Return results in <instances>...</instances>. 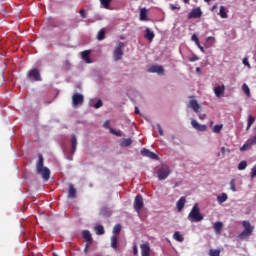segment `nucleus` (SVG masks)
I'll use <instances>...</instances> for the list:
<instances>
[{
	"instance_id": "f257e3e1",
	"label": "nucleus",
	"mask_w": 256,
	"mask_h": 256,
	"mask_svg": "<svg viewBox=\"0 0 256 256\" xmlns=\"http://www.w3.org/2000/svg\"><path fill=\"white\" fill-rule=\"evenodd\" d=\"M43 164H44L43 155L39 154L38 161L36 163V171L38 175H41L44 181H49L51 177V170H49V168L45 167Z\"/></svg>"
},
{
	"instance_id": "f03ea898",
	"label": "nucleus",
	"mask_w": 256,
	"mask_h": 256,
	"mask_svg": "<svg viewBox=\"0 0 256 256\" xmlns=\"http://www.w3.org/2000/svg\"><path fill=\"white\" fill-rule=\"evenodd\" d=\"M242 227H244V230L238 235V239L241 241L251 237L253 231H255V226L251 225V222L247 220L242 221Z\"/></svg>"
},
{
	"instance_id": "7ed1b4c3",
	"label": "nucleus",
	"mask_w": 256,
	"mask_h": 256,
	"mask_svg": "<svg viewBox=\"0 0 256 256\" xmlns=\"http://www.w3.org/2000/svg\"><path fill=\"white\" fill-rule=\"evenodd\" d=\"M188 221H190V223H199L203 221V214H201L199 204H194L192 207L190 213L188 214Z\"/></svg>"
},
{
	"instance_id": "20e7f679",
	"label": "nucleus",
	"mask_w": 256,
	"mask_h": 256,
	"mask_svg": "<svg viewBox=\"0 0 256 256\" xmlns=\"http://www.w3.org/2000/svg\"><path fill=\"white\" fill-rule=\"evenodd\" d=\"M159 181H165L169 175H171V168L167 165H162L157 172Z\"/></svg>"
},
{
	"instance_id": "39448f33",
	"label": "nucleus",
	"mask_w": 256,
	"mask_h": 256,
	"mask_svg": "<svg viewBox=\"0 0 256 256\" xmlns=\"http://www.w3.org/2000/svg\"><path fill=\"white\" fill-rule=\"evenodd\" d=\"M123 47H125V43L119 42L117 44L113 51L114 61H121V59H123Z\"/></svg>"
},
{
	"instance_id": "423d86ee",
	"label": "nucleus",
	"mask_w": 256,
	"mask_h": 256,
	"mask_svg": "<svg viewBox=\"0 0 256 256\" xmlns=\"http://www.w3.org/2000/svg\"><path fill=\"white\" fill-rule=\"evenodd\" d=\"M144 202H143V196L141 194H138L135 199H134V211H136V213H141V210L144 207Z\"/></svg>"
},
{
	"instance_id": "0eeeda50",
	"label": "nucleus",
	"mask_w": 256,
	"mask_h": 256,
	"mask_svg": "<svg viewBox=\"0 0 256 256\" xmlns=\"http://www.w3.org/2000/svg\"><path fill=\"white\" fill-rule=\"evenodd\" d=\"M83 103H85V96L83 94L75 93L72 95V105L74 107L83 105Z\"/></svg>"
},
{
	"instance_id": "6e6552de",
	"label": "nucleus",
	"mask_w": 256,
	"mask_h": 256,
	"mask_svg": "<svg viewBox=\"0 0 256 256\" xmlns=\"http://www.w3.org/2000/svg\"><path fill=\"white\" fill-rule=\"evenodd\" d=\"M140 153L143 157H148L154 161H159V156L155 154V152H151L149 149L143 148Z\"/></svg>"
},
{
	"instance_id": "1a4fd4ad",
	"label": "nucleus",
	"mask_w": 256,
	"mask_h": 256,
	"mask_svg": "<svg viewBox=\"0 0 256 256\" xmlns=\"http://www.w3.org/2000/svg\"><path fill=\"white\" fill-rule=\"evenodd\" d=\"M27 75L31 81H42L41 73H39L37 68L30 70Z\"/></svg>"
},
{
	"instance_id": "9d476101",
	"label": "nucleus",
	"mask_w": 256,
	"mask_h": 256,
	"mask_svg": "<svg viewBox=\"0 0 256 256\" xmlns=\"http://www.w3.org/2000/svg\"><path fill=\"white\" fill-rule=\"evenodd\" d=\"M202 15L203 12H201V8H194L188 14V19H199V17H201Z\"/></svg>"
},
{
	"instance_id": "9b49d317",
	"label": "nucleus",
	"mask_w": 256,
	"mask_h": 256,
	"mask_svg": "<svg viewBox=\"0 0 256 256\" xmlns=\"http://www.w3.org/2000/svg\"><path fill=\"white\" fill-rule=\"evenodd\" d=\"M149 73H158V75H163L165 73V70L163 69V66L159 65H152L148 69Z\"/></svg>"
},
{
	"instance_id": "f8f14e48",
	"label": "nucleus",
	"mask_w": 256,
	"mask_h": 256,
	"mask_svg": "<svg viewBox=\"0 0 256 256\" xmlns=\"http://www.w3.org/2000/svg\"><path fill=\"white\" fill-rule=\"evenodd\" d=\"M141 255L142 256H150L151 255V246H149L148 242L140 245Z\"/></svg>"
},
{
	"instance_id": "ddd939ff",
	"label": "nucleus",
	"mask_w": 256,
	"mask_h": 256,
	"mask_svg": "<svg viewBox=\"0 0 256 256\" xmlns=\"http://www.w3.org/2000/svg\"><path fill=\"white\" fill-rule=\"evenodd\" d=\"M191 125L196 131H207V125L205 124H199L197 120H192Z\"/></svg>"
},
{
	"instance_id": "4468645a",
	"label": "nucleus",
	"mask_w": 256,
	"mask_h": 256,
	"mask_svg": "<svg viewBox=\"0 0 256 256\" xmlns=\"http://www.w3.org/2000/svg\"><path fill=\"white\" fill-rule=\"evenodd\" d=\"M70 145H71V154L75 155V152L77 151V136H75L74 134L71 135Z\"/></svg>"
},
{
	"instance_id": "2eb2a0df",
	"label": "nucleus",
	"mask_w": 256,
	"mask_h": 256,
	"mask_svg": "<svg viewBox=\"0 0 256 256\" xmlns=\"http://www.w3.org/2000/svg\"><path fill=\"white\" fill-rule=\"evenodd\" d=\"M82 239L85 243H93V236L89 230L82 231Z\"/></svg>"
},
{
	"instance_id": "dca6fc26",
	"label": "nucleus",
	"mask_w": 256,
	"mask_h": 256,
	"mask_svg": "<svg viewBox=\"0 0 256 256\" xmlns=\"http://www.w3.org/2000/svg\"><path fill=\"white\" fill-rule=\"evenodd\" d=\"M185 203H187V199L185 197H181L177 202H176V207L177 211L181 213L183 209L185 208Z\"/></svg>"
},
{
	"instance_id": "f3484780",
	"label": "nucleus",
	"mask_w": 256,
	"mask_h": 256,
	"mask_svg": "<svg viewBox=\"0 0 256 256\" xmlns=\"http://www.w3.org/2000/svg\"><path fill=\"white\" fill-rule=\"evenodd\" d=\"M189 105L191 109H193L194 113H199V109H201V105H199V102H197V100H190Z\"/></svg>"
},
{
	"instance_id": "a211bd4d",
	"label": "nucleus",
	"mask_w": 256,
	"mask_h": 256,
	"mask_svg": "<svg viewBox=\"0 0 256 256\" xmlns=\"http://www.w3.org/2000/svg\"><path fill=\"white\" fill-rule=\"evenodd\" d=\"M82 55V59L83 61H85V63H93V61H91L90 55H91V50H85L81 53Z\"/></svg>"
},
{
	"instance_id": "6ab92c4d",
	"label": "nucleus",
	"mask_w": 256,
	"mask_h": 256,
	"mask_svg": "<svg viewBox=\"0 0 256 256\" xmlns=\"http://www.w3.org/2000/svg\"><path fill=\"white\" fill-rule=\"evenodd\" d=\"M75 195H77V190L75 189V186H73V184H69L68 197H70L71 199H75Z\"/></svg>"
},
{
	"instance_id": "aec40b11",
	"label": "nucleus",
	"mask_w": 256,
	"mask_h": 256,
	"mask_svg": "<svg viewBox=\"0 0 256 256\" xmlns=\"http://www.w3.org/2000/svg\"><path fill=\"white\" fill-rule=\"evenodd\" d=\"M213 229L216 235H220L221 229H223V222H215L213 225Z\"/></svg>"
},
{
	"instance_id": "412c9836",
	"label": "nucleus",
	"mask_w": 256,
	"mask_h": 256,
	"mask_svg": "<svg viewBox=\"0 0 256 256\" xmlns=\"http://www.w3.org/2000/svg\"><path fill=\"white\" fill-rule=\"evenodd\" d=\"M214 93L216 95V97H221V95H223V93H225V86H218L214 88Z\"/></svg>"
},
{
	"instance_id": "4be33fe9",
	"label": "nucleus",
	"mask_w": 256,
	"mask_h": 256,
	"mask_svg": "<svg viewBox=\"0 0 256 256\" xmlns=\"http://www.w3.org/2000/svg\"><path fill=\"white\" fill-rule=\"evenodd\" d=\"M133 140L131 138H124L120 142L121 147H130L132 145Z\"/></svg>"
},
{
	"instance_id": "5701e85b",
	"label": "nucleus",
	"mask_w": 256,
	"mask_h": 256,
	"mask_svg": "<svg viewBox=\"0 0 256 256\" xmlns=\"http://www.w3.org/2000/svg\"><path fill=\"white\" fill-rule=\"evenodd\" d=\"M94 231L96 235H105V228L101 224L95 226Z\"/></svg>"
},
{
	"instance_id": "b1692460",
	"label": "nucleus",
	"mask_w": 256,
	"mask_h": 256,
	"mask_svg": "<svg viewBox=\"0 0 256 256\" xmlns=\"http://www.w3.org/2000/svg\"><path fill=\"white\" fill-rule=\"evenodd\" d=\"M140 21H149V18L147 17V9L146 8L140 9Z\"/></svg>"
},
{
	"instance_id": "393cba45",
	"label": "nucleus",
	"mask_w": 256,
	"mask_h": 256,
	"mask_svg": "<svg viewBox=\"0 0 256 256\" xmlns=\"http://www.w3.org/2000/svg\"><path fill=\"white\" fill-rule=\"evenodd\" d=\"M255 123V117L253 115L248 116L246 131L251 129V126Z\"/></svg>"
},
{
	"instance_id": "a878e982",
	"label": "nucleus",
	"mask_w": 256,
	"mask_h": 256,
	"mask_svg": "<svg viewBox=\"0 0 256 256\" xmlns=\"http://www.w3.org/2000/svg\"><path fill=\"white\" fill-rule=\"evenodd\" d=\"M145 37L148 39V41H153V39H155V33H153L151 29L147 28Z\"/></svg>"
},
{
	"instance_id": "bb28decb",
	"label": "nucleus",
	"mask_w": 256,
	"mask_h": 256,
	"mask_svg": "<svg viewBox=\"0 0 256 256\" xmlns=\"http://www.w3.org/2000/svg\"><path fill=\"white\" fill-rule=\"evenodd\" d=\"M214 43H215V37L209 36V37L206 38L205 46L206 47H213Z\"/></svg>"
},
{
	"instance_id": "cd10ccee",
	"label": "nucleus",
	"mask_w": 256,
	"mask_h": 256,
	"mask_svg": "<svg viewBox=\"0 0 256 256\" xmlns=\"http://www.w3.org/2000/svg\"><path fill=\"white\" fill-rule=\"evenodd\" d=\"M227 199H228V196L225 193H222L221 195L217 196V201L220 205H221V203H225V201H227Z\"/></svg>"
},
{
	"instance_id": "c85d7f7f",
	"label": "nucleus",
	"mask_w": 256,
	"mask_h": 256,
	"mask_svg": "<svg viewBox=\"0 0 256 256\" xmlns=\"http://www.w3.org/2000/svg\"><path fill=\"white\" fill-rule=\"evenodd\" d=\"M111 247H112V249H115V250H117V248H118V240H117L116 235H113L111 237Z\"/></svg>"
},
{
	"instance_id": "c756f323",
	"label": "nucleus",
	"mask_w": 256,
	"mask_h": 256,
	"mask_svg": "<svg viewBox=\"0 0 256 256\" xmlns=\"http://www.w3.org/2000/svg\"><path fill=\"white\" fill-rule=\"evenodd\" d=\"M219 15H220L221 19H227V10H226L225 6L220 7Z\"/></svg>"
},
{
	"instance_id": "7c9ffc66",
	"label": "nucleus",
	"mask_w": 256,
	"mask_h": 256,
	"mask_svg": "<svg viewBox=\"0 0 256 256\" xmlns=\"http://www.w3.org/2000/svg\"><path fill=\"white\" fill-rule=\"evenodd\" d=\"M242 91L245 93L247 97H251V90L247 84L242 85Z\"/></svg>"
},
{
	"instance_id": "2f4dec72",
	"label": "nucleus",
	"mask_w": 256,
	"mask_h": 256,
	"mask_svg": "<svg viewBox=\"0 0 256 256\" xmlns=\"http://www.w3.org/2000/svg\"><path fill=\"white\" fill-rule=\"evenodd\" d=\"M253 145L251 142L248 140L242 147H240V151H249Z\"/></svg>"
},
{
	"instance_id": "473e14b6",
	"label": "nucleus",
	"mask_w": 256,
	"mask_h": 256,
	"mask_svg": "<svg viewBox=\"0 0 256 256\" xmlns=\"http://www.w3.org/2000/svg\"><path fill=\"white\" fill-rule=\"evenodd\" d=\"M173 237H174L175 241H178L179 243H183V241H184V238L180 232H175Z\"/></svg>"
},
{
	"instance_id": "72a5a7b5",
	"label": "nucleus",
	"mask_w": 256,
	"mask_h": 256,
	"mask_svg": "<svg viewBox=\"0 0 256 256\" xmlns=\"http://www.w3.org/2000/svg\"><path fill=\"white\" fill-rule=\"evenodd\" d=\"M110 133H112V135H116V137H123V132H121V130L110 128Z\"/></svg>"
},
{
	"instance_id": "f704fd0d",
	"label": "nucleus",
	"mask_w": 256,
	"mask_h": 256,
	"mask_svg": "<svg viewBox=\"0 0 256 256\" xmlns=\"http://www.w3.org/2000/svg\"><path fill=\"white\" fill-rule=\"evenodd\" d=\"M98 41H103L105 39V29H101L97 34Z\"/></svg>"
},
{
	"instance_id": "c9c22d12",
	"label": "nucleus",
	"mask_w": 256,
	"mask_h": 256,
	"mask_svg": "<svg viewBox=\"0 0 256 256\" xmlns=\"http://www.w3.org/2000/svg\"><path fill=\"white\" fill-rule=\"evenodd\" d=\"M244 169H247V161L243 160L238 164V170L244 171Z\"/></svg>"
},
{
	"instance_id": "e433bc0d",
	"label": "nucleus",
	"mask_w": 256,
	"mask_h": 256,
	"mask_svg": "<svg viewBox=\"0 0 256 256\" xmlns=\"http://www.w3.org/2000/svg\"><path fill=\"white\" fill-rule=\"evenodd\" d=\"M221 255V250L220 249H210L209 250V256H220Z\"/></svg>"
},
{
	"instance_id": "4c0bfd02",
	"label": "nucleus",
	"mask_w": 256,
	"mask_h": 256,
	"mask_svg": "<svg viewBox=\"0 0 256 256\" xmlns=\"http://www.w3.org/2000/svg\"><path fill=\"white\" fill-rule=\"evenodd\" d=\"M119 233H121V224H116L113 228V234L117 236Z\"/></svg>"
},
{
	"instance_id": "58836bf2",
	"label": "nucleus",
	"mask_w": 256,
	"mask_h": 256,
	"mask_svg": "<svg viewBox=\"0 0 256 256\" xmlns=\"http://www.w3.org/2000/svg\"><path fill=\"white\" fill-rule=\"evenodd\" d=\"M223 129V124L215 125L212 129L213 133H221V130Z\"/></svg>"
},
{
	"instance_id": "ea45409f",
	"label": "nucleus",
	"mask_w": 256,
	"mask_h": 256,
	"mask_svg": "<svg viewBox=\"0 0 256 256\" xmlns=\"http://www.w3.org/2000/svg\"><path fill=\"white\" fill-rule=\"evenodd\" d=\"M101 5H103L104 9H109V5L111 0H100Z\"/></svg>"
},
{
	"instance_id": "a19ab883",
	"label": "nucleus",
	"mask_w": 256,
	"mask_h": 256,
	"mask_svg": "<svg viewBox=\"0 0 256 256\" xmlns=\"http://www.w3.org/2000/svg\"><path fill=\"white\" fill-rule=\"evenodd\" d=\"M101 107H103V100L98 99L97 102L94 104V108L99 109Z\"/></svg>"
},
{
	"instance_id": "79ce46f5",
	"label": "nucleus",
	"mask_w": 256,
	"mask_h": 256,
	"mask_svg": "<svg viewBox=\"0 0 256 256\" xmlns=\"http://www.w3.org/2000/svg\"><path fill=\"white\" fill-rule=\"evenodd\" d=\"M242 63H243V65H245L248 69H251V64H249V58L244 57Z\"/></svg>"
},
{
	"instance_id": "37998d69",
	"label": "nucleus",
	"mask_w": 256,
	"mask_h": 256,
	"mask_svg": "<svg viewBox=\"0 0 256 256\" xmlns=\"http://www.w3.org/2000/svg\"><path fill=\"white\" fill-rule=\"evenodd\" d=\"M250 177L252 179H254V177H256V164L253 166V168L251 169V173H250Z\"/></svg>"
},
{
	"instance_id": "c03bdc74",
	"label": "nucleus",
	"mask_w": 256,
	"mask_h": 256,
	"mask_svg": "<svg viewBox=\"0 0 256 256\" xmlns=\"http://www.w3.org/2000/svg\"><path fill=\"white\" fill-rule=\"evenodd\" d=\"M230 188H231V191H237V188H235V179H232L230 181Z\"/></svg>"
},
{
	"instance_id": "a18cd8bd",
	"label": "nucleus",
	"mask_w": 256,
	"mask_h": 256,
	"mask_svg": "<svg viewBox=\"0 0 256 256\" xmlns=\"http://www.w3.org/2000/svg\"><path fill=\"white\" fill-rule=\"evenodd\" d=\"M191 40L194 41L195 44L199 46V37H197L195 34L191 36Z\"/></svg>"
},
{
	"instance_id": "49530a36",
	"label": "nucleus",
	"mask_w": 256,
	"mask_h": 256,
	"mask_svg": "<svg viewBox=\"0 0 256 256\" xmlns=\"http://www.w3.org/2000/svg\"><path fill=\"white\" fill-rule=\"evenodd\" d=\"M80 17H82V19H86L87 18V14L85 13V9H81L79 11Z\"/></svg>"
},
{
	"instance_id": "de8ad7c7",
	"label": "nucleus",
	"mask_w": 256,
	"mask_h": 256,
	"mask_svg": "<svg viewBox=\"0 0 256 256\" xmlns=\"http://www.w3.org/2000/svg\"><path fill=\"white\" fill-rule=\"evenodd\" d=\"M221 153H222V155H225V153H231V150L229 148L222 147Z\"/></svg>"
},
{
	"instance_id": "09e8293b",
	"label": "nucleus",
	"mask_w": 256,
	"mask_h": 256,
	"mask_svg": "<svg viewBox=\"0 0 256 256\" xmlns=\"http://www.w3.org/2000/svg\"><path fill=\"white\" fill-rule=\"evenodd\" d=\"M133 255H134V256L139 255V249L137 248V245H134V246H133Z\"/></svg>"
},
{
	"instance_id": "8fccbe9b",
	"label": "nucleus",
	"mask_w": 256,
	"mask_h": 256,
	"mask_svg": "<svg viewBox=\"0 0 256 256\" xmlns=\"http://www.w3.org/2000/svg\"><path fill=\"white\" fill-rule=\"evenodd\" d=\"M170 9L172 10V11H175V9H181V6H175V5H173V4H171L170 5Z\"/></svg>"
},
{
	"instance_id": "3c124183",
	"label": "nucleus",
	"mask_w": 256,
	"mask_h": 256,
	"mask_svg": "<svg viewBox=\"0 0 256 256\" xmlns=\"http://www.w3.org/2000/svg\"><path fill=\"white\" fill-rule=\"evenodd\" d=\"M157 129L160 135H163V128H161V124H157Z\"/></svg>"
},
{
	"instance_id": "603ef678",
	"label": "nucleus",
	"mask_w": 256,
	"mask_h": 256,
	"mask_svg": "<svg viewBox=\"0 0 256 256\" xmlns=\"http://www.w3.org/2000/svg\"><path fill=\"white\" fill-rule=\"evenodd\" d=\"M109 125H110V122L109 120H106L103 124V127H105V129H109Z\"/></svg>"
},
{
	"instance_id": "864d4df0",
	"label": "nucleus",
	"mask_w": 256,
	"mask_h": 256,
	"mask_svg": "<svg viewBox=\"0 0 256 256\" xmlns=\"http://www.w3.org/2000/svg\"><path fill=\"white\" fill-rule=\"evenodd\" d=\"M189 61H199V57H197V56H192L190 59H189Z\"/></svg>"
},
{
	"instance_id": "5fc2aeb1",
	"label": "nucleus",
	"mask_w": 256,
	"mask_h": 256,
	"mask_svg": "<svg viewBox=\"0 0 256 256\" xmlns=\"http://www.w3.org/2000/svg\"><path fill=\"white\" fill-rule=\"evenodd\" d=\"M197 47L200 49V51L202 53H205V48H203V46H201V43L199 42V45H197Z\"/></svg>"
},
{
	"instance_id": "6e6d98bb",
	"label": "nucleus",
	"mask_w": 256,
	"mask_h": 256,
	"mask_svg": "<svg viewBox=\"0 0 256 256\" xmlns=\"http://www.w3.org/2000/svg\"><path fill=\"white\" fill-rule=\"evenodd\" d=\"M92 242H86L84 249H89L91 247Z\"/></svg>"
},
{
	"instance_id": "4d7b16f0",
	"label": "nucleus",
	"mask_w": 256,
	"mask_h": 256,
	"mask_svg": "<svg viewBox=\"0 0 256 256\" xmlns=\"http://www.w3.org/2000/svg\"><path fill=\"white\" fill-rule=\"evenodd\" d=\"M135 113L136 115H139V108L135 107Z\"/></svg>"
},
{
	"instance_id": "13d9d810",
	"label": "nucleus",
	"mask_w": 256,
	"mask_h": 256,
	"mask_svg": "<svg viewBox=\"0 0 256 256\" xmlns=\"http://www.w3.org/2000/svg\"><path fill=\"white\" fill-rule=\"evenodd\" d=\"M205 117H206V115L203 114V115H200V116H199V119H205Z\"/></svg>"
},
{
	"instance_id": "bf43d9fd",
	"label": "nucleus",
	"mask_w": 256,
	"mask_h": 256,
	"mask_svg": "<svg viewBox=\"0 0 256 256\" xmlns=\"http://www.w3.org/2000/svg\"><path fill=\"white\" fill-rule=\"evenodd\" d=\"M215 9H217V4H215L214 6H212V11H215Z\"/></svg>"
},
{
	"instance_id": "052dcab7",
	"label": "nucleus",
	"mask_w": 256,
	"mask_h": 256,
	"mask_svg": "<svg viewBox=\"0 0 256 256\" xmlns=\"http://www.w3.org/2000/svg\"><path fill=\"white\" fill-rule=\"evenodd\" d=\"M201 69L199 67L196 68V73H200Z\"/></svg>"
},
{
	"instance_id": "680f3d73",
	"label": "nucleus",
	"mask_w": 256,
	"mask_h": 256,
	"mask_svg": "<svg viewBox=\"0 0 256 256\" xmlns=\"http://www.w3.org/2000/svg\"><path fill=\"white\" fill-rule=\"evenodd\" d=\"M88 251H89V249L84 248L85 255H87Z\"/></svg>"
},
{
	"instance_id": "e2e57ef3",
	"label": "nucleus",
	"mask_w": 256,
	"mask_h": 256,
	"mask_svg": "<svg viewBox=\"0 0 256 256\" xmlns=\"http://www.w3.org/2000/svg\"><path fill=\"white\" fill-rule=\"evenodd\" d=\"M191 0H183L184 3H189Z\"/></svg>"
},
{
	"instance_id": "0e129e2a",
	"label": "nucleus",
	"mask_w": 256,
	"mask_h": 256,
	"mask_svg": "<svg viewBox=\"0 0 256 256\" xmlns=\"http://www.w3.org/2000/svg\"><path fill=\"white\" fill-rule=\"evenodd\" d=\"M205 1V3H209V2H211V0H204Z\"/></svg>"
}]
</instances>
